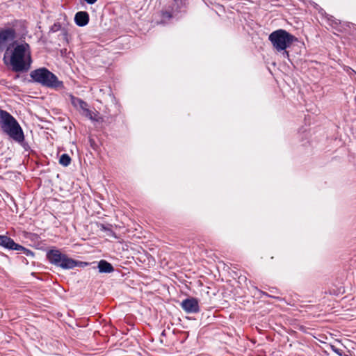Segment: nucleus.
Segmentation results:
<instances>
[{
    "label": "nucleus",
    "mask_w": 356,
    "mask_h": 356,
    "mask_svg": "<svg viewBox=\"0 0 356 356\" xmlns=\"http://www.w3.org/2000/svg\"><path fill=\"white\" fill-rule=\"evenodd\" d=\"M88 4H93L95 3L97 0H85Z\"/></svg>",
    "instance_id": "nucleus-19"
},
{
    "label": "nucleus",
    "mask_w": 356,
    "mask_h": 356,
    "mask_svg": "<svg viewBox=\"0 0 356 356\" xmlns=\"http://www.w3.org/2000/svg\"><path fill=\"white\" fill-rule=\"evenodd\" d=\"M16 250L22 252L27 257H33V255H34L33 252L31 250L26 249L24 246H22V249L19 248L18 250Z\"/></svg>",
    "instance_id": "nucleus-16"
},
{
    "label": "nucleus",
    "mask_w": 356,
    "mask_h": 356,
    "mask_svg": "<svg viewBox=\"0 0 356 356\" xmlns=\"http://www.w3.org/2000/svg\"><path fill=\"white\" fill-rule=\"evenodd\" d=\"M81 113L83 115H85L86 118H89L90 120L92 121H97V118H95L96 114L94 113L92 111L88 109V106L84 107L81 110Z\"/></svg>",
    "instance_id": "nucleus-13"
},
{
    "label": "nucleus",
    "mask_w": 356,
    "mask_h": 356,
    "mask_svg": "<svg viewBox=\"0 0 356 356\" xmlns=\"http://www.w3.org/2000/svg\"><path fill=\"white\" fill-rule=\"evenodd\" d=\"M0 246L10 250L22 248V245L16 243L13 239L6 235H0Z\"/></svg>",
    "instance_id": "nucleus-8"
},
{
    "label": "nucleus",
    "mask_w": 356,
    "mask_h": 356,
    "mask_svg": "<svg viewBox=\"0 0 356 356\" xmlns=\"http://www.w3.org/2000/svg\"><path fill=\"white\" fill-rule=\"evenodd\" d=\"M19 143L26 151H29L30 149V147L27 142L25 141L24 134H23L22 140H19L18 141H15Z\"/></svg>",
    "instance_id": "nucleus-15"
},
{
    "label": "nucleus",
    "mask_w": 356,
    "mask_h": 356,
    "mask_svg": "<svg viewBox=\"0 0 356 356\" xmlns=\"http://www.w3.org/2000/svg\"><path fill=\"white\" fill-rule=\"evenodd\" d=\"M331 349H332V350L335 353H337L338 355H339V356H341V355H342V353H343L342 350H340V349H339V348H336L334 346H331Z\"/></svg>",
    "instance_id": "nucleus-17"
},
{
    "label": "nucleus",
    "mask_w": 356,
    "mask_h": 356,
    "mask_svg": "<svg viewBox=\"0 0 356 356\" xmlns=\"http://www.w3.org/2000/svg\"><path fill=\"white\" fill-rule=\"evenodd\" d=\"M9 56V64L15 72H26L29 70L33 62L30 45L24 42L13 44V49L10 51L7 47L3 56V61Z\"/></svg>",
    "instance_id": "nucleus-1"
},
{
    "label": "nucleus",
    "mask_w": 356,
    "mask_h": 356,
    "mask_svg": "<svg viewBox=\"0 0 356 356\" xmlns=\"http://www.w3.org/2000/svg\"><path fill=\"white\" fill-rule=\"evenodd\" d=\"M283 51H284V52H283V55H284V56H285V57H289V52H288V51H286V49H285V50H283Z\"/></svg>",
    "instance_id": "nucleus-20"
},
{
    "label": "nucleus",
    "mask_w": 356,
    "mask_h": 356,
    "mask_svg": "<svg viewBox=\"0 0 356 356\" xmlns=\"http://www.w3.org/2000/svg\"><path fill=\"white\" fill-rule=\"evenodd\" d=\"M320 13L323 15L324 13L325 14V12L323 10V9L321 8V10H320Z\"/></svg>",
    "instance_id": "nucleus-22"
},
{
    "label": "nucleus",
    "mask_w": 356,
    "mask_h": 356,
    "mask_svg": "<svg viewBox=\"0 0 356 356\" xmlns=\"http://www.w3.org/2000/svg\"><path fill=\"white\" fill-rule=\"evenodd\" d=\"M97 268L99 272L102 273H110L114 271V268L111 264L104 259L98 262Z\"/></svg>",
    "instance_id": "nucleus-10"
},
{
    "label": "nucleus",
    "mask_w": 356,
    "mask_h": 356,
    "mask_svg": "<svg viewBox=\"0 0 356 356\" xmlns=\"http://www.w3.org/2000/svg\"><path fill=\"white\" fill-rule=\"evenodd\" d=\"M90 143L91 147L95 149V147H96V144H95L94 140L90 139Z\"/></svg>",
    "instance_id": "nucleus-18"
},
{
    "label": "nucleus",
    "mask_w": 356,
    "mask_h": 356,
    "mask_svg": "<svg viewBox=\"0 0 356 356\" xmlns=\"http://www.w3.org/2000/svg\"><path fill=\"white\" fill-rule=\"evenodd\" d=\"M30 76L35 83L50 88H61L63 87V81L46 67H40L31 72Z\"/></svg>",
    "instance_id": "nucleus-3"
},
{
    "label": "nucleus",
    "mask_w": 356,
    "mask_h": 356,
    "mask_svg": "<svg viewBox=\"0 0 356 356\" xmlns=\"http://www.w3.org/2000/svg\"><path fill=\"white\" fill-rule=\"evenodd\" d=\"M74 21L79 26H84L89 22V15L86 11H79L76 13Z\"/></svg>",
    "instance_id": "nucleus-9"
},
{
    "label": "nucleus",
    "mask_w": 356,
    "mask_h": 356,
    "mask_svg": "<svg viewBox=\"0 0 356 356\" xmlns=\"http://www.w3.org/2000/svg\"><path fill=\"white\" fill-rule=\"evenodd\" d=\"M0 124L2 131L14 141L22 140L23 130L17 120L8 111L0 109Z\"/></svg>",
    "instance_id": "nucleus-2"
},
{
    "label": "nucleus",
    "mask_w": 356,
    "mask_h": 356,
    "mask_svg": "<svg viewBox=\"0 0 356 356\" xmlns=\"http://www.w3.org/2000/svg\"><path fill=\"white\" fill-rule=\"evenodd\" d=\"M268 40L274 49L281 51L289 47L296 40V38L284 29H278L269 35Z\"/></svg>",
    "instance_id": "nucleus-5"
},
{
    "label": "nucleus",
    "mask_w": 356,
    "mask_h": 356,
    "mask_svg": "<svg viewBox=\"0 0 356 356\" xmlns=\"http://www.w3.org/2000/svg\"><path fill=\"white\" fill-rule=\"evenodd\" d=\"M47 258L50 264L65 270L73 269L76 266L81 267L83 264H86V263L69 257L67 254L62 253L60 250L58 249L49 250L47 252Z\"/></svg>",
    "instance_id": "nucleus-4"
},
{
    "label": "nucleus",
    "mask_w": 356,
    "mask_h": 356,
    "mask_svg": "<svg viewBox=\"0 0 356 356\" xmlns=\"http://www.w3.org/2000/svg\"><path fill=\"white\" fill-rule=\"evenodd\" d=\"M181 306L188 314H195L200 312L199 302L195 298H188L184 300Z\"/></svg>",
    "instance_id": "nucleus-7"
},
{
    "label": "nucleus",
    "mask_w": 356,
    "mask_h": 356,
    "mask_svg": "<svg viewBox=\"0 0 356 356\" xmlns=\"http://www.w3.org/2000/svg\"><path fill=\"white\" fill-rule=\"evenodd\" d=\"M69 99L72 105L76 109L81 111L84 107L88 106V104L86 102L72 94L69 95Z\"/></svg>",
    "instance_id": "nucleus-11"
},
{
    "label": "nucleus",
    "mask_w": 356,
    "mask_h": 356,
    "mask_svg": "<svg viewBox=\"0 0 356 356\" xmlns=\"http://www.w3.org/2000/svg\"><path fill=\"white\" fill-rule=\"evenodd\" d=\"M161 337H165V330H163V332L161 334Z\"/></svg>",
    "instance_id": "nucleus-21"
},
{
    "label": "nucleus",
    "mask_w": 356,
    "mask_h": 356,
    "mask_svg": "<svg viewBox=\"0 0 356 356\" xmlns=\"http://www.w3.org/2000/svg\"><path fill=\"white\" fill-rule=\"evenodd\" d=\"M16 38L15 30L13 28L0 29V52L7 47V43L13 41Z\"/></svg>",
    "instance_id": "nucleus-6"
},
{
    "label": "nucleus",
    "mask_w": 356,
    "mask_h": 356,
    "mask_svg": "<svg viewBox=\"0 0 356 356\" xmlns=\"http://www.w3.org/2000/svg\"><path fill=\"white\" fill-rule=\"evenodd\" d=\"M161 23L165 24L172 17V10H162L161 13Z\"/></svg>",
    "instance_id": "nucleus-12"
},
{
    "label": "nucleus",
    "mask_w": 356,
    "mask_h": 356,
    "mask_svg": "<svg viewBox=\"0 0 356 356\" xmlns=\"http://www.w3.org/2000/svg\"><path fill=\"white\" fill-rule=\"evenodd\" d=\"M71 163V158L67 154H63L59 159V163L65 167L68 166Z\"/></svg>",
    "instance_id": "nucleus-14"
}]
</instances>
